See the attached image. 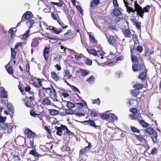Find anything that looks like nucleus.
I'll return each instance as SVG.
<instances>
[{
  "label": "nucleus",
  "mask_w": 161,
  "mask_h": 161,
  "mask_svg": "<svg viewBox=\"0 0 161 161\" xmlns=\"http://www.w3.org/2000/svg\"><path fill=\"white\" fill-rule=\"evenodd\" d=\"M76 8L79 10L80 13L81 14H82L83 13V11L81 7L80 6L77 5L76 6Z\"/></svg>",
  "instance_id": "nucleus-64"
},
{
  "label": "nucleus",
  "mask_w": 161,
  "mask_h": 161,
  "mask_svg": "<svg viewBox=\"0 0 161 161\" xmlns=\"http://www.w3.org/2000/svg\"><path fill=\"white\" fill-rule=\"evenodd\" d=\"M122 32L125 37H131V34L129 29H125L123 30Z\"/></svg>",
  "instance_id": "nucleus-10"
},
{
  "label": "nucleus",
  "mask_w": 161,
  "mask_h": 161,
  "mask_svg": "<svg viewBox=\"0 0 161 161\" xmlns=\"http://www.w3.org/2000/svg\"><path fill=\"white\" fill-rule=\"evenodd\" d=\"M141 118L142 117L139 115L136 114H135V120H136L140 122V120H141Z\"/></svg>",
  "instance_id": "nucleus-57"
},
{
  "label": "nucleus",
  "mask_w": 161,
  "mask_h": 161,
  "mask_svg": "<svg viewBox=\"0 0 161 161\" xmlns=\"http://www.w3.org/2000/svg\"><path fill=\"white\" fill-rule=\"evenodd\" d=\"M42 104L44 105H54V104L50 101L48 97L44 98L42 101Z\"/></svg>",
  "instance_id": "nucleus-9"
},
{
  "label": "nucleus",
  "mask_w": 161,
  "mask_h": 161,
  "mask_svg": "<svg viewBox=\"0 0 161 161\" xmlns=\"http://www.w3.org/2000/svg\"><path fill=\"white\" fill-rule=\"evenodd\" d=\"M158 135L157 133L155 132L151 135V137L153 143H155L157 142Z\"/></svg>",
  "instance_id": "nucleus-15"
},
{
  "label": "nucleus",
  "mask_w": 161,
  "mask_h": 161,
  "mask_svg": "<svg viewBox=\"0 0 161 161\" xmlns=\"http://www.w3.org/2000/svg\"><path fill=\"white\" fill-rule=\"evenodd\" d=\"M130 128L132 131L134 132H136L137 133H139L140 132V130L135 127L131 126Z\"/></svg>",
  "instance_id": "nucleus-47"
},
{
  "label": "nucleus",
  "mask_w": 161,
  "mask_h": 161,
  "mask_svg": "<svg viewBox=\"0 0 161 161\" xmlns=\"http://www.w3.org/2000/svg\"><path fill=\"white\" fill-rule=\"evenodd\" d=\"M143 86V84L139 83H136L133 86V87L134 88L136 89H138L139 90V89L142 88Z\"/></svg>",
  "instance_id": "nucleus-27"
},
{
  "label": "nucleus",
  "mask_w": 161,
  "mask_h": 161,
  "mask_svg": "<svg viewBox=\"0 0 161 161\" xmlns=\"http://www.w3.org/2000/svg\"><path fill=\"white\" fill-rule=\"evenodd\" d=\"M52 3L53 5H55L58 7L62 6L63 4V1L61 0L59 1V3H55L54 2H52Z\"/></svg>",
  "instance_id": "nucleus-41"
},
{
  "label": "nucleus",
  "mask_w": 161,
  "mask_h": 161,
  "mask_svg": "<svg viewBox=\"0 0 161 161\" xmlns=\"http://www.w3.org/2000/svg\"><path fill=\"white\" fill-rule=\"evenodd\" d=\"M7 107L9 111L11 112L12 113L10 114V116L12 117L14 113V108L12 105L11 103H8L7 105Z\"/></svg>",
  "instance_id": "nucleus-11"
},
{
  "label": "nucleus",
  "mask_w": 161,
  "mask_h": 161,
  "mask_svg": "<svg viewBox=\"0 0 161 161\" xmlns=\"http://www.w3.org/2000/svg\"><path fill=\"white\" fill-rule=\"evenodd\" d=\"M64 76H68V79H70L72 76V75L70 74L69 70L66 69L64 72Z\"/></svg>",
  "instance_id": "nucleus-43"
},
{
  "label": "nucleus",
  "mask_w": 161,
  "mask_h": 161,
  "mask_svg": "<svg viewBox=\"0 0 161 161\" xmlns=\"http://www.w3.org/2000/svg\"><path fill=\"white\" fill-rule=\"evenodd\" d=\"M55 128L57 130L56 134L60 136H61L63 133V130H62L60 128V127H58L57 126H55Z\"/></svg>",
  "instance_id": "nucleus-23"
},
{
  "label": "nucleus",
  "mask_w": 161,
  "mask_h": 161,
  "mask_svg": "<svg viewBox=\"0 0 161 161\" xmlns=\"http://www.w3.org/2000/svg\"><path fill=\"white\" fill-rule=\"evenodd\" d=\"M115 75L117 77L119 78L122 76L123 73L120 71H117L115 73Z\"/></svg>",
  "instance_id": "nucleus-53"
},
{
  "label": "nucleus",
  "mask_w": 161,
  "mask_h": 161,
  "mask_svg": "<svg viewBox=\"0 0 161 161\" xmlns=\"http://www.w3.org/2000/svg\"><path fill=\"white\" fill-rule=\"evenodd\" d=\"M9 126L4 123H0V129L1 130H7Z\"/></svg>",
  "instance_id": "nucleus-18"
},
{
  "label": "nucleus",
  "mask_w": 161,
  "mask_h": 161,
  "mask_svg": "<svg viewBox=\"0 0 161 161\" xmlns=\"http://www.w3.org/2000/svg\"><path fill=\"white\" fill-rule=\"evenodd\" d=\"M136 50L140 53H141L143 50L142 46L141 45H139L137 46L136 48Z\"/></svg>",
  "instance_id": "nucleus-51"
},
{
  "label": "nucleus",
  "mask_w": 161,
  "mask_h": 161,
  "mask_svg": "<svg viewBox=\"0 0 161 161\" xmlns=\"http://www.w3.org/2000/svg\"><path fill=\"white\" fill-rule=\"evenodd\" d=\"M84 122L87 123L90 126L94 127L96 129H97L98 127V126L96 124L94 121L93 120H86Z\"/></svg>",
  "instance_id": "nucleus-13"
},
{
  "label": "nucleus",
  "mask_w": 161,
  "mask_h": 161,
  "mask_svg": "<svg viewBox=\"0 0 161 161\" xmlns=\"http://www.w3.org/2000/svg\"><path fill=\"white\" fill-rule=\"evenodd\" d=\"M140 123L144 127H146L149 126V124L146 122L144 120H140Z\"/></svg>",
  "instance_id": "nucleus-39"
},
{
  "label": "nucleus",
  "mask_w": 161,
  "mask_h": 161,
  "mask_svg": "<svg viewBox=\"0 0 161 161\" xmlns=\"http://www.w3.org/2000/svg\"><path fill=\"white\" fill-rule=\"evenodd\" d=\"M100 100H99V99L98 98H97V99L94 100L92 101V103L93 104H97L98 105H99V104H100Z\"/></svg>",
  "instance_id": "nucleus-59"
},
{
  "label": "nucleus",
  "mask_w": 161,
  "mask_h": 161,
  "mask_svg": "<svg viewBox=\"0 0 161 161\" xmlns=\"http://www.w3.org/2000/svg\"><path fill=\"white\" fill-rule=\"evenodd\" d=\"M1 96L2 98H7L8 96V92L5 90H3L2 92Z\"/></svg>",
  "instance_id": "nucleus-33"
},
{
  "label": "nucleus",
  "mask_w": 161,
  "mask_h": 161,
  "mask_svg": "<svg viewBox=\"0 0 161 161\" xmlns=\"http://www.w3.org/2000/svg\"><path fill=\"white\" fill-rule=\"evenodd\" d=\"M33 147H32V149H33ZM29 154H31L34 156L35 158L38 159V158L39 157H42V155L38 153H37L36 150L35 148L34 147V149L31 150L29 153Z\"/></svg>",
  "instance_id": "nucleus-4"
},
{
  "label": "nucleus",
  "mask_w": 161,
  "mask_h": 161,
  "mask_svg": "<svg viewBox=\"0 0 161 161\" xmlns=\"http://www.w3.org/2000/svg\"><path fill=\"white\" fill-rule=\"evenodd\" d=\"M49 27V30H50L51 32L54 34H58L61 33L63 31L62 30H58L57 28L52 27V26H50Z\"/></svg>",
  "instance_id": "nucleus-6"
},
{
  "label": "nucleus",
  "mask_w": 161,
  "mask_h": 161,
  "mask_svg": "<svg viewBox=\"0 0 161 161\" xmlns=\"http://www.w3.org/2000/svg\"><path fill=\"white\" fill-rule=\"evenodd\" d=\"M49 111L51 114L53 116L55 115L58 113V111L54 109H49Z\"/></svg>",
  "instance_id": "nucleus-26"
},
{
  "label": "nucleus",
  "mask_w": 161,
  "mask_h": 161,
  "mask_svg": "<svg viewBox=\"0 0 161 161\" xmlns=\"http://www.w3.org/2000/svg\"><path fill=\"white\" fill-rule=\"evenodd\" d=\"M137 65V63H135V64L133 65L132 66V70L134 72H136L139 71V69L138 67H136V65Z\"/></svg>",
  "instance_id": "nucleus-52"
},
{
  "label": "nucleus",
  "mask_w": 161,
  "mask_h": 161,
  "mask_svg": "<svg viewBox=\"0 0 161 161\" xmlns=\"http://www.w3.org/2000/svg\"><path fill=\"white\" fill-rule=\"evenodd\" d=\"M131 57L132 62L133 63L135 62V63H137L138 60L137 57L135 55H134V54H131Z\"/></svg>",
  "instance_id": "nucleus-28"
},
{
  "label": "nucleus",
  "mask_w": 161,
  "mask_h": 161,
  "mask_svg": "<svg viewBox=\"0 0 161 161\" xmlns=\"http://www.w3.org/2000/svg\"><path fill=\"white\" fill-rule=\"evenodd\" d=\"M31 13L30 11H27L23 14L21 18V21H24L25 19H29L31 17Z\"/></svg>",
  "instance_id": "nucleus-8"
},
{
  "label": "nucleus",
  "mask_w": 161,
  "mask_h": 161,
  "mask_svg": "<svg viewBox=\"0 0 161 161\" xmlns=\"http://www.w3.org/2000/svg\"><path fill=\"white\" fill-rule=\"evenodd\" d=\"M98 114L97 111L95 109H92L91 110L90 115L92 117H95L97 116Z\"/></svg>",
  "instance_id": "nucleus-25"
},
{
  "label": "nucleus",
  "mask_w": 161,
  "mask_h": 161,
  "mask_svg": "<svg viewBox=\"0 0 161 161\" xmlns=\"http://www.w3.org/2000/svg\"><path fill=\"white\" fill-rule=\"evenodd\" d=\"M150 8V7L149 5H146L145 7L143 8V9H142V11L143 12V15L144 14V12L146 13L148 12H149Z\"/></svg>",
  "instance_id": "nucleus-31"
},
{
  "label": "nucleus",
  "mask_w": 161,
  "mask_h": 161,
  "mask_svg": "<svg viewBox=\"0 0 161 161\" xmlns=\"http://www.w3.org/2000/svg\"><path fill=\"white\" fill-rule=\"evenodd\" d=\"M57 21L58 23L61 26L63 29L66 28L68 27L67 25H66L65 26H64V25L63 22H61L60 20H57Z\"/></svg>",
  "instance_id": "nucleus-49"
},
{
  "label": "nucleus",
  "mask_w": 161,
  "mask_h": 161,
  "mask_svg": "<svg viewBox=\"0 0 161 161\" xmlns=\"http://www.w3.org/2000/svg\"><path fill=\"white\" fill-rule=\"evenodd\" d=\"M135 24L137 29H141V23L140 22H136L135 23Z\"/></svg>",
  "instance_id": "nucleus-62"
},
{
  "label": "nucleus",
  "mask_w": 161,
  "mask_h": 161,
  "mask_svg": "<svg viewBox=\"0 0 161 161\" xmlns=\"http://www.w3.org/2000/svg\"><path fill=\"white\" fill-rule=\"evenodd\" d=\"M11 57L13 59H14L16 56V52L14 48H11Z\"/></svg>",
  "instance_id": "nucleus-35"
},
{
  "label": "nucleus",
  "mask_w": 161,
  "mask_h": 161,
  "mask_svg": "<svg viewBox=\"0 0 161 161\" xmlns=\"http://www.w3.org/2000/svg\"><path fill=\"white\" fill-rule=\"evenodd\" d=\"M80 72L82 76H86L89 74V71L85 69H81L80 70Z\"/></svg>",
  "instance_id": "nucleus-22"
},
{
  "label": "nucleus",
  "mask_w": 161,
  "mask_h": 161,
  "mask_svg": "<svg viewBox=\"0 0 161 161\" xmlns=\"http://www.w3.org/2000/svg\"><path fill=\"white\" fill-rule=\"evenodd\" d=\"M43 89L45 90V92L47 93H51L52 92V90L50 88H45L43 87H42Z\"/></svg>",
  "instance_id": "nucleus-55"
},
{
  "label": "nucleus",
  "mask_w": 161,
  "mask_h": 161,
  "mask_svg": "<svg viewBox=\"0 0 161 161\" xmlns=\"http://www.w3.org/2000/svg\"><path fill=\"white\" fill-rule=\"evenodd\" d=\"M70 87L73 91H74L75 92H77L79 93H80V92L79 90V89L74 86H71Z\"/></svg>",
  "instance_id": "nucleus-44"
},
{
  "label": "nucleus",
  "mask_w": 161,
  "mask_h": 161,
  "mask_svg": "<svg viewBox=\"0 0 161 161\" xmlns=\"http://www.w3.org/2000/svg\"><path fill=\"white\" fill-rule=\"evenodd\" d=\"M86 142L88 143V146L84 147L83 149H82L80 150L79 153L80 154H83L91 149L92 146L91 143L90 142H88L87 141H86Z\"/></svg>",
  "instance_id": "nucleus-5"
},
{
  "label": "nucleus",
  "mask_w": 161,
  "mask_h": 161,
  "mask_svg": "<svg viewBox=\"0 0 161 161\" xmlns=\"http://www.w3.org/2000/svg\"><path fill=\"white\" fill-rule=\"evenodd\" d=\"M51 16L52 18H53V19L54 20H57V16H58V14H55L54 13L52 12L51 13Z\"/></svg>",
  "instance_id": "nucleus-63"
},
{
  "label": "nucleus",
  "mask_w": 161,
  "mask_h": 161,
  "mask_svg": "<svg viewBox=\"0 0 161 161\" xmlns=\"http://www.w3.org/2000/svg\"><path fill=\"white\" fill-rule=\"evenodd\" d=\"M100 2V0H93V1L90 4V7H93V4H95L96 5H98V3Z\"/></svg>",
  "instance_id": "nucleus-45"
},
{
  "label": "nucleus",
  "mask_w": 161,
  "mask_h": 161,
  "mask_svg": "<svg viewBox=\"0 0 161 161\" xmlns=\"http://www.w3.org/2000/svg\"><path fill=\"white\" fill-rule=\"evenodd\" d=\"M136 67H138L139 70H140V71L142 70V71H147L144 65L142 64H137V65H136Z\"/></svg>",
  "instance_id": "nucleus-20"
},
{
  "label": "nucleus",
  "mask_w": 161,
  "mask_h": 161,
  "mask_svg": "<svg viewBox=\"0 0 161 161\" xmlns=\"http://www.w3.org/2000/svg\"><path fill=\"white\" fill-rule=\"evenodd\" d=\"M25 133L27 135V137L29 138H33L35 136V133L32 132L30 129H26Z\"/></svg>",
  "instance_id": "nucleus-7"
},
{
  "label": "nucleus",
  "mask_w": 161,
  "mask_h": 161,
  "mask_svg": "<svg viewBox=\"0 0 161 161\" xmlns=\"http://www.w3.org/2000/svg\"><path fill=\"white\" fill-rule=\"evenodd\" d=\"M65 113L67 114H74V111L72 109H71V108L65 109Z\"/></svg>",
  "instance_id": "nucleus-42"
},
{
  "label": "nucleus",
  "mask_w": 161,
  "mask_h": 161,
  "mask_svg": "<svg viewBox=\"0 0 161 161\" xmlns=\"http://www.w3.org/2000/svg\"><path fill=\"white\" fill-rule=\"evenodd\" d=\"M146 71H142L138 76V78L142 80H145L146 76Z\"/></svg>",
  "instance_id": "nucleus-14"
},
{
  "label": "nucleus",
  "mask_w": 161,
  "mask_h": 161,
  "mask_svg": "<svg viewBox=\"0 0 161 161\" xmlns=\"http://www.w3.org/2000/svg\"><path fill=\"white\" fill-rule=\"evenodd\" d=\"M139 90L138 89H135L133 90L131 92V94L132 95L134 96L135 97H137L139 93Z\"/></svg>",
  "instance_id": "nucleus-30"
},
{
  "label": "nucleus",
  "mask_w": 161,
  "mask_h": 161,
  "mask_svg": "<svg viewBox=\"0 0 161 161\" xmlns=\"http://www.w3.org/2000/svg\"><path fill=\"white\" fill-rule=\"evenodd\" d=\"M61 150L63 151H69L70 150V148L69 147L64 146L62 147Z\"/></svg>",
  "instance_id": "nucleus-61"
},
{
  "label": "nucleus",
  "mask_w": 161,
  "mask_h": 161,
  "mask_svg": "<svg viewBox=\"0 0 161 161\" xmlns=\"http://www.w3.org/2000/svg\"><path fill=\"white\" fill-rule=\"evenodd\" d=\"M7 71L10 74L12 75L13 73V68L11 66H9L8 67H7L6 66L5 67Z\"/></svg>",
  "instance_id": "nucleus-36"
},
{
  "label": "nucleus",
  "mask_w": 161,
  "mask_h": 161,
  "mask_svg": "<svg viewBox=\"0 0 161 161\" xmlns=\"http://www.w3.org/2000/svg\"><path fill=\"white\" fill-rule=\"evenodd\" d=\"M109 119H112L113 120H116L117 119V117L114 115V114H109Z\"/></svg>",
  "instance_id": "nucleus-46"
},
{
  "label": "nucleus",
  "mask_w": 161,
  "mask_h": 161,
  "mask_svg": "<svg viewBox=\"0 0 161 161\" xmlns=\"http://www.w3.org/2000/svg\"><path fill=\"white\" fill-rule=\"evenodd\" d=\"M49 50V48L47 47H45L43 50V55L44 58L46 60H47L48 55V54Z\"/></svg>",
  "instance_id": "nucleus-12"
},
{
  "label": "nucleus",
  "mask_w": 161,
  "mask_h": 161,
  "mask_svg": "<svg viewBox=\"0 0 161 161\" xmlns=\"http://www.w3.org/2000/svg\"><path fill=\"white\" fill-rule=\"evenodd\" d=\"M12 127L10 125L7 130H4L3 132L6 135H8L12 132Z\"/></svg>",
  "instance_id": "nucleus-16"
},
{
  "label": "nucleus",
  "mask_w": 161,
  "mask_h": 161,
  "mask_svg": "<svg viewBox=\"0 0 161 161\" xmlns=\"http://www.w3.org/2000/svg\"><path fill=\"white\" fill-rule=\"evenodd\" d=\"M1 114L0 113V123H4L6 119V117L1 116Z\"/></svg>",
  "instance_id": "nucleus-56"
},
{
  "label": "nucleus",
  "mask_w": 161,
  "mask_h": 161,
  "mask_svg": "<svg viewBox=\"0 0 161 161\" xmlns=\"http://www.w3.org/2000/svg\"><path fill=\"white\" fill-rule=\"evenodd\" d=\"M108 26L109 27L112 29L117 31V29L116 28V26L115 25V24L114 23H110L108 24Z\"/></svg>",
  "instance_id": "nucleus-38"
},
{
  "label": "nucleus",
  "mask_w": 161,
  "mask_h": 161,
  "mask_svg": "<svg viewBox=\"0 0 161 161\" xmlns=\"http://www.w3.org/2000/svg\"><path fill=\"white\" fill-rule=\"evenodd\" d=\"M34 23V21L33 20L29 19L26 22V24L30 29V28L33 27Z\"/></svg>",
  "instance_id": "nucleus-24"
},
{
  "label": "nucleus",
  "mask_w": 161,
  "mask_h": 161,
  "mask_svg": "<svg viewBox=\"0 0 161 161\" xmlns=\"http://www.w3.org/2000/svg\"><path fill=\"white\" fill-rule=\"evenodd\" d=\"M51 76L55 80L57 81L58 80V77L56 73L54 72L51 73Z\"/></svg>",
  "instance_id": "nucleus-40"
},
{
  "label": "nucleus",
  "mask_w": 161,
  "mask_h": 161,
  "mask_svg": "<svg viewBox=\"0 0 161 161\" xmlns=\"http://www.w3.org/2000/svg\"><path fill=\"white\" fill-rule=\"evenodd\" d=\"M89 38L91 42L92 43H94L96 42V40L93 37V36L91 35H89Z\"/></svg>",
  "instance_id": "nucleus-60"
},
{
  "label": "nucleus",
  "mask_w": 161,
  "mask_h": 161,
  "mask_svg": "<svg viewBox=\"0 0 161 161\" xmlns=\"http://www.w3.org/2000/svg\"><path fill=\"white\" fill-rule=\"evenodd\" d=\"M40 39V38H36L33 39L31 43V46L32 48L38 49V46L39 43V41Z\"/></svg>",
  "instance_id": "nucleus-3"
},
{
  "label": "nucleus",
  "mask_w": 161,
  "mask_h": 161,
  "mask_svg": "<svg viewBox=\"0 0 161 161\" xmlns=\"http://www.w3.org/2000/svg\"><path fill=\"white\" fill-rule=\"evenodd\" d=\"M108 42L110 44L114 43L115 42L114 37L112 36H110L108 39Z\"/></svg>",
  "instance_id": "nucleus-29"
},
{
  "label": "nucleus",
  "mask_w": 161,
  "mask_h": 161,
  "mask_svg": "<svg viewBox=\"0 0 161 161\" xmlns=\"http://www.w3.org/2000/svg\"><path fill=\"white\" fill-rule=\"evenodd\" d=\"M87 52L94 56H98V53L97 51L94 49H87Z\"/></svg>",
  "instance_id": "nucleus-19"
},
{
  "label": "nucleus",
  "mask_w": 161,
  "mask_h": 161,
  "mask_svg": "<svg viewBox=\"0 0 161 161\" xmlns=\"http://www.w3.org/2000/svg\"><path fill=\"white\" fill-rule=\"evenodd\" d=\"M157 150L156 148H153L151 151V154L153 155H154L157 153Z\"/></svg>",
  "instance_id": "nucleus-58"
},
{
  "label": "nucleus",
  "mask_w": 161,
  "mask_h": 161,
  "mask_svg": "<svg viewBox=\"0 0 161 161\" xmlns=\"http://www.w3.org/2000/svg\"><path fill=\"white\" fill-rule=\"evenodd\" d=\"M35 97L34 96H30L29 97H27L24 99L25 102V104L26 106L29 108H33L34 105L33 101H34Z\"/></svg>",
  "instance_id": "nucleus-2"
},
{
  "label": "nucleus",
  "mask_w": 161,
  "mask_h": 161,
  "mask_svg": "<svg viewBox=\"0 0 161 161\" xmlns=\"http://www.w3.org/2000/svg\"><path fill=\"white\" fill-rule=\"evenodd\" d=\"M66 106L69 108H72L75 107V104L69 101L67 102L66 105Z\"/></svg>",
  "instance_id": "nucleus-34"
},
{
  "label": "nucleus",
  "mask_w": 161,
  "mask_h": 161,
  "mask_svg": "<svg viewBox=\"0 0 161 161\" xmlns=\"http://www.w3.org/2000/svg\"><path fill=\"white\" fill-rule=\"evenodd\" d=\"M145 132L148 134L151 135L155 131H154V130L152 128L148 127L145 130Z\"/></svg>",
  "instance_id": "nucleus-17"
},
{
  "label": "nucleus",
  "mask_w": 161,
  "mask_h": 161,
  "mask_svg": "<svg viewBox=\"0 0 161 161\" xmlns=\"http://www.w3.org/2000/svg\"><path fill=\"white\" fill-rule=\"evenodd\" d=\"M12 158L15 161H20L21 160L19 156L17 155H14Z\"/></svg>",
  "instance_id": "nucleus-50"
},
{
  "label": "nucleus",
  "mask_w": 161,
  "mask_h": 161,
  "mask_svg": "<svg viewBox=\"0 0 161 161\" xmlns=\"http://www.w3.org/2000/svg\"><path fill=\"white\" fill-rule=\"evenodd\" d=\"M135 136L136 138L140 142H142L143 140V137L141 135H136Z\"/></svg>",
  "instance_id": "nucleus-54"
},
{
  "label": "nucleus",
  "mask_w": 161,
  "mask_h": 161,
  "mask_svg": "<svg viewBox=\"0 0 161 161\" xmlns=\"http://www.w3.org/2000/svg\"><path fill=\"white\" fill-rule=\"evenodd\" d=\"M109 112V111H106V113L101 115V117L104 119H109V114H107V113Z\"/></svg>",
  "instance_id": "nucleus-32"
},
{
  "label": "nucleus",
  "mask_w": 161,
  "mask_h": 161,
  "mask_svg": "<svg viewBox=\"0 0 161 161\" xmlns=\"http://www.w3.org/2000/svg\"><path fill=\"white\" fill-rule=\"evenodd\" d=\"M134 8L135 9H134L132 7L126 6L127 12L130 14L131 12L134 13L135 11H136L137 14L143 18V12L142 11V7L137 3V1L134 2Z\"/></svg>",
  "instance_id": "nucleus-1"
},
{
  "label": "nucleus",
  "mask_w": 161,
  "mask_h": 161,
  "mask_svg": "<svg viewBox=\"0 0 161 161\" xmlns=\"http://www.w3.org/2000/svg\"><path fill=\"white\" fill-rule=\"evenodd\" d=\"M94 80L95 77L94 76L92 75L89 78L86 80V81L90 83H92L93 82V81H94Z\"/></svg>",
  "instance_id": "nucleus-37"
},
{
  "label": "nucleus",
  "mask_w": 161,
  "mask_h": 161,
  "mask_svg": "<svg viewBox=\"0 0 161 161\" xmlns=\"http://www.w3.org/2000/svg\"><path fill=\"white\" fill-rule=\"evenodd\" d=\"M113 13L115 16H119L121 14V12L119 9L115 8L113 12Z\"/></svg>",
  "instance_id": "nucleus-21"
},
{
  "label": "nucleus",
  "mask_w": 161,
  "mask_h": 161,
  "mask_svg": "<svg viewBox=\"0 0 161 161\" xmlns=\"http://www.w3.org/2000/svg\"><path fill=\"white\" fill-rule=\"evenodd\" d=\"M29 30H28L25 33H24L23 35H22V38L25 40L26 39L27 36H29Z\"/></svg>",
  "instance_id": "nucleus-48"
}]
</instances>
